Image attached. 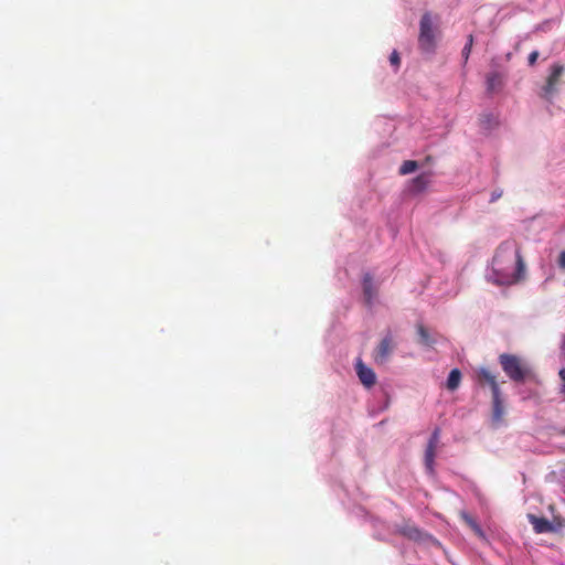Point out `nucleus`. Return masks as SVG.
<instances>
[{"mask_svg":"<svg viewBox=\"0 0 565 565\" xmlns=\"http://www.w3.org/2000/svg\"><path fill=\"white\" fill-rule=\"evenodd\" d=\"M525 273L519 244L514 239H505L494 249L486 269V279L497 286H512L521 281Z\"/></svg>","mask_w":565,"mask_h":565,"instance_id":"nucleus-1","label":"nucleus"},{"mask_svg":"<svg viewBox=\"0 0 565 565\" xmlns=\"http://www.w3.org/2000/svg\"><path fill=\"white\" fill-rule=\"evenodd\" d=\"M499 360L504 373L514 382L523 381L531 372L530 364L516 355L504 353Z\"/></svg>","mask_w":565,"mask_h":565,"instance_id":"nucleus-2","label":"nucleus"},{"mask_svg":"<svg viewBox=\"0 0 565 565\" xmlns=\"http://www.w3.org/2000/svg\"><path fill=\"white\" fill-rule=\"evenodd\" d=\"M483 376L490 385V390L492 393V415H491V425L494 428H499L503 425L504 419L503 416L505 414L504 398L501 394L499 384L495 381V377L489 372L483 371Z\"/></svg>","mask_w":565,"mask_h":565,"instance_id":"nucleus-3","label":"nucleus"},{"mask_svg":"<svg viewBox=\"0 0 565 565\" xmlns=\"http://www.w3.org/2000/svg\"><path fill=\"white\" fill-rule=\"evenodd\" d=\"M419 49L425 53H431L435 50V33L430 13L423 14L420 20V30L418 36Z\"/></svg>","mask_w":565,"mask_h":565,"instance_id":"nucleus-4","label":"nucleus"},{"mask_svg":"<svg viewBox=\"0 0 565 565\" xmlns=\"http://www.w3.org/2000/svg\"><path fill=\"white\" fill-rule=\"evenodd\" d=\"M438 444H439V428H436L429 438V441H428L426 450H425V456H424V463H425L426 470L430 475L434 473V462H435L436 449L438 447Z\"/></svg>","mask_w":565,"mask_h":565,"instance_id":"nucleus-5","label":"nucleus"},{"mask_svg":"<svg viewBox=\"0 0 565 565\" xmlns=\"http://www.w3.org/2000/svg\"><path fill=\"white\" fill-rule=\"evenodd\" d=\"M362 290L364 302L367 307H372L373 302L377 296L379 288L374 282L373 275L370 273H365L362 277Z\"/></svg>","mask_w":565,"mask_h":565,"instance_id":"nucleus-6","label":"nucleus"},{"mask_svg":"<svg viewBox=\"0 0 565 565\" xmlns=\"http://www.w3.org/2000/svg\"><path fill=\"white\" fill-rule=\"evenodd\" d=\"M564 72V67L559 64H554L551 67L550 75L547 77L546 84L543 87L544 97H552L557 90V84L561 75Z\"/></svg>","mask_w":565,"mask_h":565,"instance_id":"nucleus-7","label":"nucleus"},{"mask_svg":"<svg viewBox=\"0 0 565 565\" xmlns=\"http://www.w3.org/2000/svg\"><path fill=\"white\" fill-rule=\"evenodd\" d=\"M393 339L388 334L385 338L382 339L380 344L376 347V349L373 352V359L376 364H384L386 363L390 354L393 351Z\"/></svg>","mask_w":565,"mask_h":565,"instance_id":"nucleus-8","label":"nucleus"},{"mask_svg":"<svg viewBox=\"0 0 565 565\" xmlns=\"http://www.w3.org/2000/svg\"><path fill=\"white\" fill-rule=\"evenodd\" d=\"M355 371L359 380L365 387L370 388L376 383V375L374 371L366 366L361 358L356 359Z\"/></svg>","mask_w":565,"mask_h":565,"instance_id":"nucleus-9","label":"nucleus"},{"mask_svg":"<svg viewBox=\"0 0 565 565\" xmlns=\"http://www.w3.org/2000/svg\"><path fill=\"white\" fill-rule=\"evenodd\" d=\"M480 129L486 134H491L500 126V118L497 113L484 111L479 117Z\"/></svg>","mask_w":565,"mask_h":565,"instance_id":"nucleus-10","label":"nucleus"},{"mask_svg":"<svg viewBox=\"0 0 565 565\" xmlns=\"http://www.w3.org/2000/svg\"><path fill=\"white\" fill-rule=\"evenodd\" d=\"M433 179L431 172H423L411 181V191L414 193H419L426 190V188L430 184Z\"/></svg>","mask_w":565,"mask_h":565,"instance_id":"nucleus-11","label":"nucleus"},{"mask_svg":"<svg viewBox=\"0 0 565 565\" xmlns=\"http://www.w3.org/2000/svg\"><path fill=\"white\" fill-rule=\"evenodd\" d=\"M527 518L536 533H547L554 531L553 524L547 519L539 518L533 514H529Z\"/></svg>","mask_w":565,"mask_h":565,"instance_id":"nucleus-12","label":"nucleus"},{"mask_svg":"<svg viewBox=\"0 0 565 565\" xmlns=\"http://www.w3.org/2000/svg\"><path fill=\"white\" fill-rule=\"evenodd\" d=\"M402 534L414 541H423L428 537V535L423 533L419 529L411 525L404 526L402 529Z\"/></svg>","mask_w":565,"mask_h":565,"instance_id":"nucleus-13","label":"nucleus"},{"mask_svg":"<svg viewBox=\"0 0 565 565\" xmlns=\"http://www.w3.org/2000/svg\"><path fill=\"white\" fill-rule=\"evenodd\" d=\"M417 333L419 337V342L422 344L431 347L435 343L434 337L429 333V331L423 324H417Z\"/></svg>","mask_w":565,"mask_h":565,"instance_id":"nucleus-14","label":"nucleus"},{"mask_svg":"<svg viewBox=\"0 0 565 565\" xmlns=\"http://www.w3.org/2000/svg\"><path fill=\"white\" fill-rule=\"evenodd\" d=\"M501 76L498 73H492L487 78V88L490 93L497 92L501 87Z\"/></svg>","mask_w":565,"mask_h":565,"instance_id":"nucleus-15","label":"nucleus"},{"mask_svg":"<svg viewBox=\"0 0 565 565\" xmlns=\"http://www.w3.org/2000/svg\"><path fill=\"white\" fill-rule=\"evenodd\" d=\"M418 168V163L415 160H406L399 167V174L406 175L414 172Z\"/></svg>","mask_w":565,"mask_h":565,"instance_id":"nucleus-16","label":"nucleus"},{"mask_svg":"<svg viewBox=\"0 0 565 565\" xmlns=\"http://www.w3.org/2000/svg\"><path fill=\"white\" fill-rule=\"evenodd\" d=\"M458 385H459V369H454L449 374V377L447 381V387L452 391V390L457 388Z\"/></svg>","mask_w":565,"mask_h":565,"instance_id":"nucleus-17","label":"nucleus"},{"mask_svg":"<svg viewBox=\"0 0 565 565\" xmlns=\"http://www.w3.org/2000/svg\"><path fill=\"white\" fill-rule=\"evenodd\" d=\"M465 521L471 526V529L476 532V534L480 537H484V533L481 527L468 515H462Z\"/></svg>","mask_w":565,"mask_h":565,"instance_id":"nucleus-18","label":"nucleus"},{"mask_svg":"<svg viewBox=\"0 0 565 565\" xmlns=\"http://www.w3.org/2000/svg\"><path fill=\"white\" fill-rule=\"evenodd\" d=\"M390 62L392 65L398 67L399 66V63H401V58H399V55L396 51H393V53L391 54L390 56Z\"/></svg>","mask_w":565,"mask_h":565,"instance_id":"nucleus-19","label":"nucleus"},{"mask_svg":"<svg viewBox=\"0 0 565 565\" xmlns=\"http://www.w3.org/2000/svg\"><path fill=\"white\" fill-rule=\"evenodd\" d=\"M557 265L562 270H565V249L559 253Z\"/></svg>","mask_w":565,"mask_h":565,"instance_id":"nucleus-20","label":"nucleus"},{"mask_svg":"<svg viewBox=\"0 0 565 565\" xmlns=\"http://www.w3.org/2000/svg\"><path fill=\"white\" fill-rule=\"evenodd\" d=\"M472 41H473L472 35H470L469 39H468L467 44L463 47V52H462L466 55L465 56L466 58L468 57V54L470 52V49H471V45H472Z\"/></svg>","mask_w":565,"mask_h":565,"instance_id":"nucleus-21","label":"nucleus"},{"mask_svg":"<svg viewBox=\"0 0 565 565\" xmlns=\"http://www.w3.org/2000/svg\"><path fill=\"white\" fill-rule=\"evenodd\" d=\"M558 374L562 380L561 392L565 396V367L562 369Z\"/></svg>","mask_w":565,"mask_h":565,"instance_id":"nucleus-22","label":"nucleus"},{"mask_svg":"<svg viewBox=\"0 0 565 565\" xmlns=\"http://www.w3.org/2000/svg\"><path fill=\"white\" fill-rule=\"evenodd\" d=\"M537 57H539V52L537 51L531 52L530 55H529V64L530 65H534L536 60H537Z\"/></svg>","mask_w":565,"mask_h":565,"instance_id":"nucleus-23","label":"nucleus"},{"mask_svg":"<svg viewBox=\"0 0 565 565\" xmlns=\"http://www.w3.org/2000/svg\"><path fill=\"white\" fill-rule=\"evenodd\" d=\"M502 195L501 191H493L491 193L490 202H495L498 199H500Z\"/></svg>","mask_w":565,"mask_h":565,"instance_id":"nucleus-24","label":"nucleus"},{"mask_svg":"<svg viewBox=\"0 0 565 565\" xmlns=\"http://www.w3.org/2000/svg\"><path fill=\"white\" fill-rule=\"evenodd\" d=\"M563 349L565 350V343L563 344Z\"/></svg>","mask_w":565,"mask_h":565,"instance_id":"nucleus-25","label":"nucleus"}]
</instances>
